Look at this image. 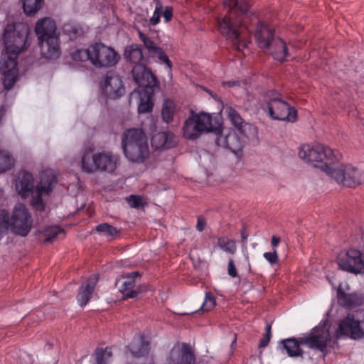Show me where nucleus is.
<instances>
[{"instance_id": "obj_1", "label": "nucleus", "mask_w": 364, "mask_h": 364, "mask_svg": "<svg viewBox=\"0 0 364 364\" xmlns=\"http://www.w3.org/2000/svg\"><path fill=\"white\" fill-rule=\"evenodd\" d=\"M226 14L217 19L218 31L231 41L237 50L247 47L250 33H253L258 46L267 50L274 59L283 62L289 55L287 43L274 36V29L259 19L256 15L248 16L250 8L247 1L224 0Z\"/></svg>"}, {"instance_id": "obj_2", "label": "nucleus", "mask_w": 364, "mask_h": 364, "mask_svg": "<svg viewBox=\"0 0 364 364\" xmlns=\"http://www.w3.org/2000/svg\"><path fill=\"white\" fill-rule=\"evenodd\" d=\"M299 156L306 161L319 168L328 176L333 178L338 183L349 188L364 182V171L350 164H341L333 167L336 162L341 159V154L323 144H304L301 146Z\"/></svg>"}, {"instance_id": "obj_3", "label": "nucleus", "mask_w": 364, "mask_h": 364, "mask_svg": "<svg viewBox=\"0 0 364 364\" xmlns=\"http://www.w3.org/2000/svg\"><path fill=\"white\" fill-rule=\"evenodd\" d=\"M28 28L23 23L9 24L4 29V43L5 52L1 54L0 73L6 90L11 89L18 78V55L29 46Z\"/></svg>"}, {"instance_id": "obj_4", "label": "nucleus", "mask_w": 364, "mask_h": 364, "mask_svg": "<svg viewBox=\"0 0 364 364\" xmlns=\"http://www.w3.org/2000/svg\"><path fill=\"white\" fill-rule=\"evenodd\" d=\"M33 182V175L29 172L22 171L16 178V189L23 198L31 196V205L36 210L43 211L45 209V204L42 197L50 194L57 183V178L51 170H46L41 174L40 181L36 187H34Z\"/></svg>"}, {"instance_id": "obj_5", "label": "nucleus", "mask_w": 364, "mask_h": 364, "mask_svg": "<svg viewBox=\"0 0 364 364\" xmlns=\"http://www.w3.org/2000/svg\"><path fill=\"white\" fill-rule=\"evenodd\" d=\"M35 31L43 56L47 59L58 58L60 50L55 22L50 18H42L37 22Z\"/></svg>"}, {"instance_id": "obj_6", "label": "nucleus", "mask_w": 364, "mask_h": 364, "mask_svg": "<svg viewBox=\"0 0 364 364\" xmlns=\"http://www.w3.org/2000/svg\"><path fill=\"white\" fill-rule=\"evenodd\" d=\"M122 147L125 156L133 162H143L149 154L148 139L141 129L126 130L122 136Z\"/></svg>"}, {"instance_id": "obj_7", "label": "nucleus", "mask_w": 364, "mask_h": 364, "mask_svg": "<svg viewBox=\"0 0 364 364\" xmlns=\"http://www.w3.org/2000/svg\"><path fill=\"white\" fill-rule=\"evenodd\" d=\"M265 102L269 116L274 120L294 122L297 119V111L289 105L282 94L276 90H269L266 93Z\"/></svg>"}, {"instance_id": "obj_8", "label": "nucleus", "mask_w": 364, "mask_h": 364, "mask_svg": "<svg viewBox=\"0 0 364 364\" xmlns=\"http://www.w3.org/2000/svg\"><path fill=\"white\" fill-rule=\"evenodd\" d=\"M118 163V156L106 151L93 154L90 152L85 153L81 160L82 169L87 173H95L97 171L112 173L116 169Z\"/></svg>"}, {"instance_id": "obj_9", "label": "nucleus", "mask_w": 364, "mask_h": 364, "mask_svg": "<svg viewBox=\"0 0 364 364\" xmlns=\"http://www.w3.org/2000/svg\"><path fill=\"white\" fill-rule=\"evenodd\" d=\"M212 116L204 112L196 113L191 110L188 119L183 126V134L186 139L195 140L204 132H210L214 129L212 124Z\"/></svg>"}, {"instance_id": "obj_10", "label": "nucleus", "mask_w": 364, "mask_h": 364, "mask_svg": "<svg viewBox=\"0 0 364 364\" xmlns=\"http://www.w3.org/2000/svg\"><path fill=\"white\" fill-rule=\"evenodd\" d=\"M33 227V219L29 210L23 204H17L10 215V230L12 233L26 237Z\"/></svg>"}, {"instance_id": "obj_11", "label": "nucleus", "mask_w": 364, "mask_h": 364, "mask_svg": "<svg viewBox=\"0 0 364 364\" xmlns=\"http://www.w3.org/2000/svg\"><path fill=\"white\" fill-rule=\"evenodd\" d=\"M92 64L96 68H109L115 65L119 60L117 53L111 47L102 43L90 46Z\"/></svg>"}, {"instance_id": "obj_12", "label": "nucleus", "mask_w": 364, "mask_h": 364, "mask_svg": "<svg viewBox=\"0 0 364 364\" xmlns=\"http://www.w3.org/2000/svg\"><path fill=\"white\" fill-rule=\"evenodd\" d=\"M329 341V330L327 324L324 323L314 328L307 336L301 337L300 343L309 348L325 352Z\"/></svg>"}, {"instance_id": "obj_13", "label": "nucleus", "mask_w": 364, "mask_h": 364, "mask_svg": "<svg viewBox=\"0 0 364 364\" xmlns=\"http://www.w3.org/2000/svg\"><path fill=\"white\" fill-rule=\"evenodd\" d=\"M140 277L139 272L123 274L115 281V286L123 294V299H133L141 292L139 287H136V279Z\"/></svg>"}, {"instance_id": "obj_14", "label": "nucleus", "mask_w": 364, "mask_h": 364, "mask_svg": "<svg viewBox=\"0 0 364 364\" xmlns=\"http://www.w3.org/2000/svg\"><path fill=\"white\" fill-rule=\"evenodd\" d=\"M338 264L341 269L350 273L364 272V262L361 258V253L355 249H350L343 255H340L338 258Z\"/></svg>"}, {"instance_id": "obj_15", "label": "nucleus", "mask_w": 364, "mask_h": 364, "mask_svg": "<svg viewBox=\"0 0 364 364\" xmlns=\"http://www.w3.org/2000/svg\"><path fill=\"white\" fill-rule=\"evenodd\" d=\"M146 63L134 65L132 69L134 80L140 88L158 87L159 82L153 73L146 68Z\"/></svg>"}, {"instance_id": "obj_16", "label": "nucleus", "mask_w": 364, "mask_h": 364, "mask_svg": "<svg viewBox=\"0 0 364 364\" xmlns=\"http://www.w3.org/2000/svg\"><path fill=\"white\" fill-rule=\"evenodd\" d=\"M360 332V322L355 319L353 316L348 315L340 321L338 328L336 331V336L337 338L350 337L358 339L362 338Z\"/></svg>"}, {"instance_id": "obj_17", "label": "nucleus", "mask_w": 364, "mask_h": 364, "mask_svg": "<svg viewBox=\"0 0 364 364\" xmlns=\"http://www.w3.org/2000/svg\"><path fill=\"white\" fill-rule=\"evenodd\" d=\"M102 92L110 99H117L122 96L125 88L121 77L114 73L109 72L102 86Z\"/></svg>"}, {"instance_id": "obj_18", "label": "nucleus", "mask_w": 364, "mask_h": 364, "mask_svg": "<svg viewBox=\"0 0 364 364\" xmlns=\"http://www.w3.org/2000/svg\"><path fill=\"white\" fill-rule=\"evenodd\" d=\"M195 356L190 346L182 343L171 349L166 364H193Z\"/></svg>"}, {"instance_id": "obj_19", "label": "nucleus", "mask_w": 364, "mask_h": 364, "mask_svg": "<svg viewBox=\"0 0 364 364\" xmlns=\"http://www.w3.org/2000/svg\"><path fill=\"white\" fill-rule=\"evenodd\" d=\"M244 143L241 136L235 131H230L226 135L221 134L216 139L218 146H223L235 154H237L242 150Z\"/></svg>"}, {"instance_id": "obj_20", "label": "nucleus", "mask_w": 364, "mask_h": 364, "mask_svg": "<svg viewBox=\"0 0 364 364\" xmlns=\"http://www.w3.org/2000/svg\"><path fill=\"white\" fill-rule=\"evenodd\" d=\"M139 38L143 42L145 48L149 54L154 58H156L161 63H165L168 68L172 66L171 60L161 48L156 46V43L141 31H138Z\"/></svg>"}, {"instance_id": "obj_21", "label": "nucleus", "mask_w": 364, "mask_h": 364, "mask_svg": "<svg viewBox=\"0 0 364 364\" xmlns=\"http://www.w3.org/2000/svg\"><path fill=\"white\" fill-rule=\"evenodd\" d=\"M97 281V276L94 274L90 276L86 282L80 286L77 295V300L81 307L85 306L92 298Z\"/></svg>"}, {"instance_id": "obj_22", "label": "nucleus", "mask_w": 364, "mask_h": 364, "mask_svg": "<svg viewBox=\"0 0 364 364\" xmlns=\"http://www.w3.org/2000/svg\"><path fill=\"white\" fill-rule=\"evenodd\" d=\"M224 109L228 119L237 129V132L241 135L246 136V131L247 129H252V125L251 124L245 122L240 113L234 107L231 106H226Z\"/></svg>"}, {"instance_id": "obj_23", "label": "nucleus", "mask_w": 364, "mask_h": 364, "mask_svg": "<svg viewBox=\"0 0 364 364\" xmlns=\"http://www.w3.org/2000/svg\"><path fill=\"white\" fill-rule=\"evenodd\" d=\"M156 88V87H151V86H148L147 88H140L139 90V113H149L152 111L154 107V95Z\"/></svg>"}, {"instance_id": "obj_24", "label": "nucleus", "mask_w": 364, "mask_h": 364, "mask_svg": "<svg viewBox=\"0 0 364 364\" xmlns=\"http://www.w3.org/2000/svg\"><path fill=\"white\" fill-rule=\"evenodd\" d=\"M151 143L155 149H168L176 144V140L173 133L161 132L152 136Z\"/></svg>"}, {"instance_id": "obj_25", "label": "nucleus", "mask_w": 364, "mask_h": 364, "mask_svg": "<svg viewBox=\"0 0 364 364\" xmlns=\"http://www.w3.org/2000/svg\"><path fill=\"white\" fill-rule=\"evenodd\" d=\"M338 304L343 307L354 308L361 305L363 302V297L358 293L347 294L342 289L337 291Z\"/></svg>"}, {"instance_id": "obj_26", "label": "nucleus", "mask_w": 364, "mask_h": 364, "mask_svg": "<svg viewBox=\"0 0 364 364\" xmlns=\"http://www.w3.org/2000/svg\"><path fill=\"white\" fill-rule=\"evenodd\" d=\"M301 337L289 338L280 341L282 345V349L286 350L287 355L289 357H302L304 350L301 348V346L303 343H300Z\"/></svg>"}, {"instance_id": "obj_27", "label": "nucleus", "mask_w": 364, "mask_h": 364, "mask_svg": "<svg viewBox=\"0 0 364 364\" xmlns=\"http://www.w3.org/2000/svg\"><path fill=\"white\" fill-rule=\"evenodd\" d=\"M124 56L127 60L134 65L146 63L140 45L132 44L127 46L124 50Z\"/></svg>"}, {"instance_id": "obj_28", "label": "nucleus", "mask_w": 364, "mask_h": 364, "mask_svg": "<svg viewBox=\"0 0 364 364\" xmlns=\"http://www.w3.org/2000/svg\"><path fill=\"white\" fill-rule=\"evenodd\" d=\"M129 350L135 358L144 356L149 353V343L141 337L129 345Z\"/></svg>"}, {"instance_id": "obj_29", "label": "nucleus", "mask_w": 364, "mask_h": 364, "mask_svg": "<svg viewBox=\"0 0 364 364\" xmlns=\"http://www.w3.org/2000/svg\"><path fill=\"white\" fill-rule=\"evenodd\" d=\"M217 246L223 252L235 255L237 252L236 242L227 236L217 237Z\"/></svg>"}, {"instance_id": "obj_30", "label": "nucleus", "mask_w": 364, "mask_h": 364, "mask_svg": "<svg viewBox=\"0 0 364 364\" xmlns=\"http://www.w3.org/2000/svg\"><path fill=\"white\" fill-rule=\"evenodd\" d=\"M63 31L71 41L76 39L83 34L82 26L80 24L72 22L65 23L63 26Z\"/></svg>"}, {"instance_id": "obj_31", "label": "nucleus", "mask_w": 364, "mask_h": 364, "mask_svg": "<svg viewBox=\"0 0 364 364\" xmlns=\"http://www.w3.org/2000/svg\"><path fill=\"white\" fill-rule=\"evenodd\" d=\"M95 230L109 240H113L119 234V230L108 223H101L96 227Z\"/></svg>"}, {"instance_id": "obj_32", "label": "nucleus", "mask_w": 364, "mask_h": 364, "mask_svg": "<svg viewBox=\"0 0 364 364\" xmlns=\"http://www.w3.org/2000/svg\"><path fill=\"white\" fill-rule=\"evenodd\" d=\"M43 0H22L24 13L28 16L36 14L41 9Z\"/></svg>"}, {"instance_id": "obj_33", "label": "nucleus", "mask_w": 364, "mask_h": 364, "mask_svg": "<svg viewBox=\"0 0 364 364\" xmlns=\"http://www.w3.org/2000/svg\"><path fill=\"white\" fill-rule=\"evenodd\" d=\"M10 229V213L6 209H0V240Z\"/></svg>"}, {"instance_id": "obj_34", "label": "nucleus", "mask_w": 364, "mask_h": 364, "mask_svg": "<svg viewBox=\"0 0 364 364\" xmlns=\"http://www.w3.org/2000/svg\"><path fill=\"white\" fill-rule=\"evenodd\" d=\"M14 165V159L6 151H0V173L11 169Z\"/></svg>"}, {"instance_id": "obj_35", "label": "nucleus", "mask_w": 364, "mask_h": 364, "mask_svg": "<svg viewBox=\"0 0 364 364\" xmlns=\"http://www.w3.org/2000/svg\"><path fill=\"white\" fill-rule=\"evenodd\" d=\"M175 105L171 100H166L164 102L161 117L164 122L169 123L172 121L174 114Z\"/></svg>"}, {"instance_id": "obj_36", "label": "nucleus", "mask_w": 364, "mask_h": 364, "mask_svg": "<svg viewBox=\"0 0 364 364\" xmlns=\"http://www.w3.org/2000/svg\"><path fill=\"white\" fill-rule=\"evenodd\" d=\"M65 232L63 229H62L60 226H51L48 227L44 230V242H52L55 240L59 235H64Z\"/></svg>"}, {"instance_id": "obj_37", "label": "nucleus", "mask_w": 364, "mask_h": 364, "mask_svg": "<svg viewBox=\"0 0 364 364\" xmlns=\"http://www.w3.org/2000/svg\"><path fill=\"white\" fill-rule=\"evenodd\" d=\"M92 55L89 46L87 49H77L72 53V58L75 61L84 62L89 60L92 63Z\"/></svg>"}, {"instance_id": "obj_38", "label": "nucleus", "mask_w": 364, "mask_h": 364, "mask_svg": "<svg viewBox=\"0 0 364 364\" xmlns=\"http://www.w3.org/2000/svg\"><path fill=\"white\" fill-rule=\"evenodd\" d=\"M96 355L97 364H107L112 355V353L109 347L97 348L96 350Z\"/></svg>"}, {"instance_id": "obj_39", "label": "nucleus", "mask_w": 364, "mask_h": 364, "mask_svg": "<svg viewBox=\"0 0 364 364\" xmlns=\"http://www.w3.org/2000/svg\"><path fill=\"white\" fill-rule=\"evenodd\" d=\"M215 296L211 293L207 292L200 309L203 311H209L215 307Z\"/></svg>"}, {"instance_id": "obj_40", "label": "nucleus", "mask_w": 364, "mask_h": 364, "mask_svg": "<svg viewBox=\"0 0 364 364\" xmlns=\"http://www.w3.org/2000/svg\"><path fill=\"white\" fill-rule=\"evenodd\" d=\"M127 202L130 207L136 209L144 207V205L145 204L142 196L135 195H131L127 198Z\"/></svg>"}, {"instance_id": "obj_41", "label": "nucleus", "mask_w": 364, "mask_h": 364, "mask_svg": "<svg viewBox=\"0 0 364 364\" xmlns=\"http://www.w3.org/2000/svg\"><path fill=\"white\" fill-rule=\"evenodd\" d=\"M163 11V6L160 3H158L156 6L155 10L151 18L149 19V23L151 26H156L160 23V18L161 11Z\"/></svg>"}, {"instance_id": "obj_42", "label": "nucleus", "mask_w": 364, "mask_h": 364, "mask_svg": "<svg viewBox=\"0 0 364 364\" xmlns=\"http://www.w3.org/2000/svg\"><path fill=\"white\" fill-rule=\"evenodd\" d=\"M263 257L271 266H274L279 263V256L277 250H274L272 252H264L263 254Z\"/></svg>"}, {"instance_id": "obj_43", "label": "nucleus", "mask_w": 364, "mask_h": 364, "mask_svg": "<svg viewBox=\"0 0 364 364\" xmlns=\"http://www.w3.org/2000/svg\"><path fill=\"white\" fill-rule=\"evenodd\" d=\"M228 274L232 278H235L238 276L237 271L232 258H230L228 260Z\"/></svg>"}, {"instance_id": "obj_44", "label": "nucleus", "mask_w": 364, "mask_h": 364, "mask_svg": "<svg viewBox=\"0 0 364 364\" xmlns=\"http://www.w3.org/2000/svg\"><path fill=\"white\" fill-rule=\"evenodd\" d=\"M161 14L164 18V21L169 22L173 17V9L171 6H166L164 11H161Z\"/></svg>"}, {"instance_id": "obj_45", "label": "nucleus", "mask_w": 364, "mask_h": 364, "mask_svg": "<svg viewBox=\"0 0 364 364\" xmlns=\"http://www.w3.org/2000/svg\"><path fill=\"white\" fill-rule=\"evenodd\" d=\"M206 226L205 218L203 215H199L197 219L196 230L202 232Z\"/></svg>"}, {"instance_id": "obj_46", "label": "nucleus", "mask_w": 364, "mask_h": 364, "mask_svg": "<svg viewBox=\"0 0 364 364\" xmlns=\"http://www.w3.org/2000/svg\"><path fill=\"white\" fill-rule=\"evenodd\" d=\"M271 338L264 334L262 338L260 340L258 347L259 348H265L269 343Z\"/></svg>"}, {"instance_id": "obj_47", "label": "nucleus", "mask_w": 364, "mask_h": 364, "mask_svg": "<svg viewBox=\"0 0 364 364\" xmlns=\"http://www.w3.org/2000/svg\"><path fill=\"white\" fill-rule=\"evenodd\" d=\"M281 241V238L277 235H273L271 239V246L272 247V250H276L277 246L279 245Z\"/></svg>"}, {"instance_id": "obj_48", "label": "nucleus", "mask_w": 364, "mask_h": 364, "mask_svg": "<svg viewBox=\"0 0 364 364\" xmlns=\"http://www.w3.org/2000/svg\"><path fill=\"white\" fill-rule=\"evenodd\" d=\"M223 85L224 86H228L229 87H234L236 85H239L240 82L238 81L230 80V81L223 82Z\"/></svg>"}, {"instance_id": "obj_49", "label": "nucleus", "mask_w": 364, "mask_h": 364, "mask_svg": "<svg viewBox=\"0 0 364 364\" xmlns=\"http://www.w3.org/2000/svg\"><path fill=\"white\" fill-rule=\"evenodd\" d=\"M135 21L138 23H141L142 26H146L148 22L146 18L139 15L136 17Z\"/></svg>"}, {"instance_id": "obj_50", "label": "nucleus", "mask_w": 364, "mask_h": 364, "mask_svg": "<svg viewBox=\"0 0 364 364\" xmlns=\"http://www.w3.org/2000/svg\"><path fill=\"white\" fill-rule=\"evenodd\" d=\"M264 335L268 336L269 337H272V324L267 323L265 327V333Z\"/></svg>"}, {"instance_id": "obj_51", "label": "nucleus", "mask_w": 364, "mask_h": 364, "mask_svg": "<svg viewBox=\"0 0 364 364\" xmlns=\"http://www.w3.org/2000/svg\"><path fill=\"white\" fill-rule=\"evenodd\" d=\"M241 237L243 242H246L247 239V234L245 228H242V230H241Z\"/></svg>"}, {"instance_id": "obj_52", "label": "nucleus", "mask_w": 364, "mask_h": 364, "mask_svg": "<svg viewBox=\"0 0 364 364\" xmlns=\"http://www.w3.org/2000/svg\"><path fill=\"white\" fill-rule=\"evenodd\" d=\"M360 331L362 338H364V321L360 323Z\"/></svg>"}, {"instance_id": "obj_53", "label": "nucleus", "mask_w": 364, "mask_h": 364, "mask_svg": "<svg viewBox=\"0 0 364 364\" xmlns=\"http://www.w3.org/2000/svg\"><path fill=\"white\" fill-rule=\"evenodd\" d=\"M196 364H206L203 360H200L197 362Z\"/></svg>"}]
</instances>
